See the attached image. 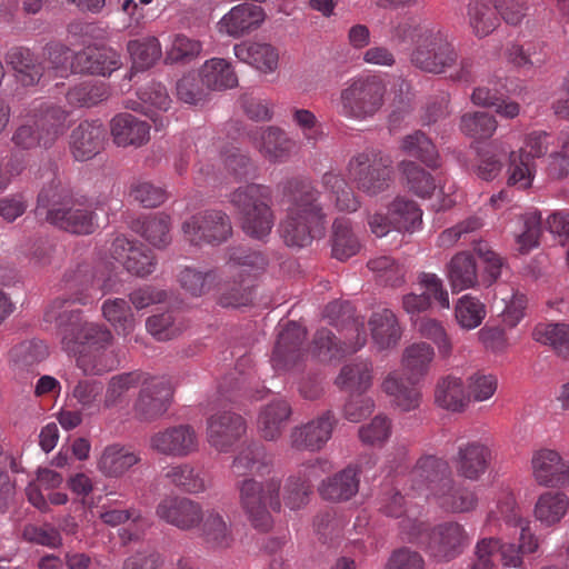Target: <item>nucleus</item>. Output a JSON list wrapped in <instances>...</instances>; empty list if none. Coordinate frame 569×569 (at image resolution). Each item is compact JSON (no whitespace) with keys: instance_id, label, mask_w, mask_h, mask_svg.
Listing matches in <instances>:
<instances>
[{"instance_id":"774afa93","label":"nucleus","mask_w":569,"mask_h":569,"mask_svg":"<svg viewBox=\"0 0 569 569\" xmlns=\"http://www.w3.org/2000/svg\"><path fill=\"white\" fill-rule=\"evenodd\" d=\"M100 519L109 526H119L128 520L132 521L133 528H124L120 532V538L123 543L138 540L140 537V529L149 526L148 521L141 516V512L136 509L118 510L111 509L100 513Z\"/></svg>"},{"instance_id":"72a5a7b5","label":"nucleus","mask_w":569,"mask_h":569,"mask_svg":"<svg viewBox=\"0 0 569 569\" xmlns=\"http://www.w3.org/2000/svg\"><path fill=\"white\" fill-rule=\"evenodd\" d=\"M104 128L99 121H82L70 136V148L73 157L84 161L94 157L102 148Z\"/></svg>"},{"instance_id":"cd10ccee","label":"nucleus","mask_w":569,"mask_h":569,"mask_svg":"<svg viewBox=\"0 0 569 569\" xmlns=\"http://www.w3.org/2000/svg\"><path fill=\"white\" fill-rule=\"evenodd\" d=\"M122 66L120 54L112 49L87 48L74 54L72 73L110 76Z\"/></svg>"},{"instance_id":"6ab92c4d","label":"nucleus","mask_w":569,"mask_h":569,"mask_svg":"<svg viewBox=\"0 0 569 569\" xmlns=\"http://www.w3.org/2000/svg\"><path fill=\"white\" fill-rule=\"evenodd\" d=\"M253 147L270 162L282 163L289 160L297 142L279 127L269 126L248 133Z\"/></svg>"},{"instance_id":"49530a36","label":"nucleus","mask_w":569,"mask_h":569,"mask_svg":"<svg viewBox=\"0 0 569 569\" xmlns=\"http://www.w3.org/2000/svg\"><path fill=\"white\" fill-rule=\"evenodd\" d=\"M200 76L208 91L231 89L238 84L231 63L222 58L207 60L200 69Z\"/></svg>"},{"instance_id":"052dcab7","label":"nucleus","mask_w":569,"mask_h":569,"mask_svg":"<svg viewBox=\"0 0 569 569\" xmlns=\"http://www.w3.org/2000/svg\"><path fill=\"white\" fill-rule=\"evenodd\" d=\"M400 148L409 156L416 157L430 169L440 167L438 150L430 138L420 130L402 138Z\"/></svg>"},{"instance_id":"dca6fc26","label":"nucleus","mask_w":569,"mask_h":569,"mask_svg":"<svg viewBox=\"0 0 569 569\" xmlns=\"http://www.w3.org/2000/svg\"><path fill=\"white\" fill-rule=\"evenodd\" d=\"M156 515L170 526L182 531H190L200 526L203 509L198 501L190 498L167 496L158 503Z\"/></svg>"},{"instance_id":"ddd939ff","label":"nucleus","mask_w":569,"mask_h":569,"mask_svg":"<svg viewBox=\"0 0 569 569\" xmlns=\"http://www.w3.org/2000/svg\"><path fill=\"white\" fill-rule=\"evenodd\" d=\"M109 252L111 258L132 276L144 278L156 270L157 259L152 250L137 240L118 236L113 239Z\"/></svg>"},{"instance_id":"a18cd8bd","label":"nucleus","mask_w":569,"mask_h":569,"mask_svg":"<svg viewBox=\"0 0 569 569\" xmlns=\"http://www.w3.org/2000/svg\"><path fill=\"white\" fill-rule=\"evenodd\" d=\"M166 478L174 487L190 495L202 493L210 485L206 472L190 463L170 467L166 472Z\"/></svg>"},{"instance_id":"4468645a","label":"nucleus","mask_w":569,"mask_h":569,"mask_svg":"<svg viewBox=\"0 0 569 569\" xmlns=\"http://www.w3.org/2000/svg\"><path fill=\"white\" fill-rule=\"evenodd\" d=\"M531 476L541 487L563 488L569 485V461L553 449L535 450L530 460Z\"/></svg>"},{"instance_id":"4c0bfd02","label":"nucleus","mask_w":569,"mask_h":569,"mask_svg":"<svg viewBox=\"0 0 569 569\" xmlns=\"http://www.w3.org/2000/svg\"><path fill=\"white\" fill-rule=\"evenodd\" d=\"M140 460L138 452L128 447L114 443L103 449L97 466L98 470L103 476L119 478L130 468L139 463Z\"/></svg>"},{"instance_id":"6e6552de","label":"nucleus","mask_w":569,"mask_h":569,"mask_svg":"<svg viewBox=\"0 0 569 569\" xmlns=\"http://www.w3.org/2000/svg\"><path fill=\"white\" fill-rule=\"evenodd\" d=\"M241 508L253 528L268 531L272 527L271 511L279 512L280 480L270 478L263 482L246 478L238 483Z\"/></svg>"},{"instance_id":"473e14b6","label":"nucleus","mask_w":569,"mask_h":569,"mask_svg":"<svg viewBox=\"0 0 569 569\" xmlns=\"http://www.w3.org/2000/svg\"><path fill=\"white\" fill-rule=\"evenodd\" d=\"M435 503L447 512H471L478 506V496L475 489L452 478L432 498Z\"/></svg>"},{"instance_id":"9d476101","label":"nucleus","mask_w":569,"mask_h":569,"mask_svg":"<svg viewBox=\"0 0 569 569\" xmlns=\"http://www.w3.org/2000/svg\"><path fill=\"white\" fill-rule=\"evenodd\" d=\"M184 239L193 246L220 244L231 236L229 216L221 210H204L182 223Z\"/></svg>"},{"instance_id":"20e7f679","label":"nucleus","mask_w":569,"mask_h":569,"mask_svg":"<svg viewBox=\"0 0 569 569\" xmlns=\"http://www.w3.org/2000/svg\"><path fill=\"white\" fill-rule=\"evenodd\" d=\"M387 87L378 76H360L348 80L332 99L336 112L346 119L367 121L382 109Z\"/></svg>"},{"instance_id":"338daca9","label":"nucleus","mask_w":569,"mask_h":569,"mask_svg":"<svg viewBox=\"0 0 569 569\" xmlns=\"http://www.w3.org/2000/svg\"><path fill=\"white\" fill-rule=\"evenodd\" d=\"M507 183L518 190H526L531 187L536 174V167L526 150L511 151L507 169Z\"/></svg>"},{"instance_id":"393cba45","label":"nucleus","mask_w":569,"mask_h":569,"mask_svg":"<svg viewBox=\"0 0 569 569\" xmlns=\"http://www.w3.org/2000/svg\"><path fill=\"white\" fill-rule=\"evenodd\" d=\"M306 329L299 323L290 321L278 333L272 353V365L276 369L292 368L305 355L302 347L306 339Z\"/></svg>"},{"instance_id":"bf43d9fd","label":"nucleus","mask_w":569,"mask_h":569,"mask_svg":"<svg viewBox=\"0 0 569 569\" xmlns=\"http://www.w3.org/2000/svg\"><path fill=\"white\" fill-rule=\"evenodd\" d=\"M389 216L398 231L413 232L422 223V210L417 202L405 197H398L390 203Z\"/></svg>"},{"instance_id":"0eeeda50","label":"nucleus","mask_w":569,"mask_h":569,"mask_svg":"<svg viewBox=\"0 0 569 569\" xmlns=\"http://www.w3.org/2000/svg\"><path fill=\"white\" fill-rule=\"evenodd\" d=\"M347 174L359 192L376 197L393 182L392 161L379 150L366 149L349 159Z\"/></svg>"},{"instance_id":"864d4df0","label":"nucleus","mask_w":569,"mask_h":569,"mask_svg":"<svg viewBox=\"0 0 569 569\" xmlns=\"http://www.w3.org/2000/svg\"><path fill=\"white\" fill-rule=\"evenodd\" d=\"M532 338L539 343L549 346L558 357L569 360L568 323H540L535 327Z\"/></svg>"},{"instance_id":"5fc2aeb1","label":"nucleus","mask_w":569,"mask_h":569,"mask_svg":"<svg viewBox=\"0 0 569 569\" xmlns=\"http://www.w3.org/2000/svg\"><path fill=\"white\" fill-rule=\"evenodd\" d=\"M143 381V372L139 370L112 376L103 391V409H112L126 400V395Z\"/></svg>"},{"instance_id":"8fccbe9b","label":"nucleus","mask_w":569,"mask_h":569,"mask_svg":"<svg viewBox=\"0 0 569 569\" xmlns=\"http://www.w3.org/2000/svg\"><path fill=\"white\" fill-rule=\"evenodd\" d=\"M110 96L109 86L99 80H86L69 88L66 93V100L69 106L74 108H91Z\"/></svg>"},{"instance_id":"aec40b11","label":"nucleus","mask_w":569,"mask_h":569,"mask_svg":"<svg viewBox=\"0 0 569 569\" xmlns=\"http://www.w3.org/2000/svg\"><path fill=\"white\" fill-rule=\"evenodd\" d=\"M31 120L40 127L42 139L50 148L66 134L72 124V112L53 102H39L30 109Z\"/></svg>"},{"instance_id":"423d86ee","label":"nucleus","mask_w":569,"mask_h":569,"mask_svg":"<svg viewBox=\"0 0 569 569\" xmlns=\"http://www.w3.org/2000/svg\"><path fill=\"white\" fill-rule=\"evenodd\" d=\"M453 38L443 28L421 31L413 41L410 62L419 70L433 74L445 73L458 61Z\"/></svg>"},{"instance_id":"13d9d810","label":"nucleus","mask_w":569,"mask_h":569,"mask_svg":"<svg viewBox=\"0 0 569 569\" xmlns=\"http://www.w3.org/2000/svg\"><path fill=\"white\" fill-rule=\"evenodd\" d=\"M569 498L559 491H547L539 496L535 506V517L546 526L559 522L567 513Z\"/></svg>"},{"instance_id":"412c9836","label":"nucleus","mask_w":569,"mask_h":569,"mask_svg":"<svg viewBox=\"0 0 569 569\" xmlns=\"http://www.w3.org/2000/svg\"><path fill=\"white\" fill-rule=\"evenodd\" d=\"M337 419L331 411L292 429L290 445L297 450L319 451L330 440Z\"/></svg>"},{"instance_id":"f03ea898","label":"nucleus","mask_w":569,"mask_h":569,"mask_svg":"<svg viewBox=\"0 0 569 569\" xmlns=\"http://www.w3.org/2000/svg\"><path fill=\"white\" fill-rule=\"evenodd\" d=\"M287 204L279 232L288 247L305 248L326 231L327 214L320 203V191L307 177H292L282 186Z\"/></svg>"},{"instance_id":"7ed1b4c3","label":"nucleus","mask_w":569,"mask_h":569,"mask_svg":"<svg viewBox=\"0 0 569 569\" xmlns=\"http://www.w3.org/2000/svg\"><path fill=\"white\" fill-rule=\"evenodd\" d=\"M435 358L433 348L427 342H416L408 346L402 353L401 363L407 373L406 386L397 373H389L382 381L381 388L401 411H411L419 407L421 392L413 385L421 381L430 369Z\"/></svg>"},{"instance_id":"5701e85b","label":"nucleus","mask_w":569,"mask_h":569,"mask_svg":"<svg viewBox=\"0 0 569 569\" xmlns=\"http://www.w3.org/2000/svg\"><path fill=\"white\" fill-rule=\"evenodd\" d=\"M330 469L329 461L323 459H316L313 462L303 465L296 475L287 479L283 496L286 506L296 510L306 505L311 491V482Z\"/></svg>"},{"instance_id":"7c9ffc66","label":"nucleus","mask_w":569,"mask_h":569,"mask_svg":"<svg viewBox=\"0 0 569 569\" xmlns=\"http://www.w3.org/2000/svg\"><path fill=\"white\" fill-rule=\"evenodd\" d=\"M272 467V458L264 446L251 441L241 447L234 456L231 471L237 477L252 478V476L268 475Z\"/></svg>"},{"instance_id":"2eb2a0df","label":"nucleus","mask_w":569,"mask_h":569,"mask_svg":"<svg viewBox=\"0 0 569 569\" xmlns=\"http://www.w3.org/2000/svg\"><path fill=\"white\" fill-rule=\"evenodd\" d=\"M246 430V420L232 411H219L207 420V440L218 452H230Z\"/></svg>"},{"instance_id":"b1692460","label":"nucleus","mask_w":569,"mask_h":569,"mask_svg":"<svg viewBox=\"0 0 569 569\" xmlns=\"http://www.w3.org/2000/svg\"><path fill=\"white\" fill-rule=\"evenodd\" d=\"M150 447L172 457H186L198 449V436L189 425H179L154 433Z\"/></svg>"},{"instance_id":"39448f33","label":"nucleus","mask_w":569,"mask_h":569,"mask_svg":"<svg viewBox=\"0 0 569 569\" xmlns=\"http://www.w3.org/2000/svg\"><path fill=\"white\" fill-rule=\"evenodd\" d=\"M271 194L268 186L257 183L239 187L230 194V202L240 216L243 232L253 239L264 240L273 228Z\"/></svg>"},{"instance_id":"6e6d98bb","label":"nucleus","mask_w":569,"mask_h":569,"mask_svg":"<svg viewBox=\"0 0 569 569\" xmlns=\"http://www.w3.org/2000/svg\"><path fill=\"white\" fill-rule=\"evenodd\" d=\"M170 217L164 213H154L138 220L133 230L140 233L150 244L156 248H166L171 242Z\"/></svg>"},{"instance_id":"79ce46f5","label":"nucleus","mask_w":569,"mask_h":569,"mask_svg":"<svg viewBox=\"0 0 569 569\" xmlns=\"http://www.w3.org/2000/svg\"><path fill=\"white\" fill-rule=\"evenodd\" d=\"M369 326L372 340L381 350L395 347L401 338L398 319L390 309L373 312Z\"/></svg>"},{"instance_id":"f257e3e1","label":"nucleus","mask_w":569,"mask_h":569,"mask_svg":"<svg viewBox=\"0 0 569 569\" xmlns=\"http://www.w3.org/2000/svg\"><path fill=\"white\" fill-rule=\"evenodd\" d=\"M67 293L47 308L43 320L54 325L61 349L76 357L77 367L86 376H101L116 369L120 361L112 348L113 336L102 325L88 322L74 305L86 306L97 299L100 284L88 264L64 276Z\"/></svg>"},{"instance_id":"c03bdc74","label":"nucleus","mask_w":569,"mask_h":569,"mask_svg":"<svg viewBox=\"0 0 569 569\" xmlns=\"http://www.w3.org/2000/svg\"><path fill=\"white\" fill-rule=\"evenodd\" d=\"M220 274L221 280H218V286L216 287L219 292V305L238 308L252 302L251 288L249 284H246L244 278L228 274L226 268L221 270Z\"/></svg>"},{"instance_id":"bb28decb","label":"nucleus","mask_w":569,"mask_h":569,"mask_svg":"<svg viewBox=\"0 0 569 569\" xmlns=\"http://www.w3.org/2000/svg\"><path fill=\"white\" fill-rule=\"evenodd\" d=\"M266 14L260 6L241 3L234 6L218 22V30L232 38H240L260 27Z\"/></svg>"},{"instance_id":"1a4fd4ad","label":"nucleus","mask_w":569,"mask_h":569,"mask_svg":"<svg viewBox=\"0 0 569 569\" xmlns=\"http://www.w3.org/2000/svg\"><path fill=\"white\" fill-rule=\"evenodd\" d=\"M62 193L54 191L52 199H49L47 190L38 196L37 214L46 213V220L51 224L74 234H90L94 231L96 214L82 206H69V201L62 208Z\"/></svg>"},{"instance_id":"37998d69","label":"nucleus","mask_w":569,"mask_h":569,"mask_svg":"<svg viewBox=\"0 0 569 569\" xmlns=\"http://www.w3.org/2000/svg\"><path fill=\"white\" fill-rule=\"evenodd\" d=\"M401 179L407 190L415 196L429 199L437 189L435 177L412 160H402L398 164Z\"/></svg>"},{"instance_id":"c756f323","label":"nucleus","mask_w":569,"mask_h":569,"mask_svg":"<svg viewBox=\"0 0 569 569\" xmlns=\"http://www.w3.org/2000/svg\"><path fill=\"white\" fill-rule=\"evenodd\" d=\"M4 60L13 70L17 82L22 87L37 86L44 74L40 58L29 48L12 47L7 51Z\"/></svg>"},{"instance_id":"4d7b16f0","label":"nucleus","mask_w":569,"mask_h":569,"mask_svg":"<svg viewBox=\"0 0 569 569\" xmlns=\"http://www.w3.org/2000/svg\"><path fill=\"white\" fill-rule=\"evenodd\" d=\"M346 520L333 509L319 512L313 520V530L318 542L328 548L340 543Z\"/></svg>"},{"instance_id":"603ef678","label":"nucleus","mask_w":569,"mask_h":569,"mask_svg":"<svg viewBox=\"0 0 569 569\" xmlns=\"http://www.w3.org/2000/svg\"><path fill=\"white\" fill-rule=\"evenodd\" d=\"M372 365L367 360H356L342 367L336 383L352 393H365L372 385Z\"/></svg>"},{"instance_id":"a878e982","label":"nucleus","mask_w":569,"mask_h":569,"mask_svg":"<svg viewBox=\"0 0 569 569\" xmlns=\"http://www.w3.org/2000/svg\"><path fill=\"white\" fill-rule=\"evenodd\" d=\"M491 460V449L480 440H472L458 447L453 461L459 476L477 481L487 472Z\"/></svg>"},{"instance_id":"e2e57ef3","label":"nucleus","mask_w":569,"mask_h":569,"mask_svg":"<svg viewBox=\"0 0 569 569\" xmlns=\"http://www.w3.org/2000/svg\"><path fill=\"white\" fill-rule=\"evenodd\" d=\"M221 270L201 271L186 267L178 274V281L183 290L193 297H200L216 289L218 280H221Z\"/></svg>"},{"instance_id":"0e129e2a","label":"nucleus","mask_w":569,"mask_h":569,"mask_svg":"<svg viewBox=\"0 0 569 569\" xmlns=\"http://www.w3.org/2000/svg\"><path fill=\"white\" fill-rule=\"evenodd\" d=\"M517 535H519L518 545L501 543L499 540V547L497 551H500L503 566L522 568V557L525 555L533 553L538 550V539L530 529L521 528V530H518Z\"/></svg>"},{"instance_id":"69168bd1","label":"nucleus","mask_w":569,"mask_h":569,"mask_svg":"<svg viewBox=\"0 0 569 569\" xmlns=\"http://www.w3.org/2000/svg\"><path fill=\"white\" fill-rule=\"evenodd\" d=\"M63 481L62 476L51 469H39L34 481L28 483L26 496L28 501L41 512L49 511V505L42 493V489L51 490L58 488Z\"/></svg>"},{"instance_id":"9b49d317","label":"nucleus","mask_w":569,"mask_h":569,"mask_svg":"<svg viewBox=\"0 0 569 569\" xmlns=\"http://www.w3.org/2000/svg\"><path fill=\"white\" fill-rule=\"evenodd\" d=\"M138 398L133 403L136 417L142 421H154L169 409L173 398V387L166 377H154L143 372Z\"/></svg>"},{"instance_id":"2f4dec72","label":"nucleus","mask_w":569,"mask_h":569,"mask_svg":"<svg viewBox=\"0 0 569 569\" xmlns=\"http://www.w3.org/2000/svg\"><path fill=\"white\" fill-rule=\"evenodd\" d=\"M200 536L208 549L221 551L231 548L234 541L232 526L216 509L203 511L200 522Z\"/></svg>"},{"instance_id":"680f3d73","label":"nucleus","mask_w":569,"mask_h":569,"mask_svg":"<svg viewBox=\"0 0 569 569\" xmlns=\"http://www.w3.org/2000/svg\"><path fill=\"white\" fill-rule=\"evenodd\" d=\"M468 23L478 38L490 34L499 26L498 10L483 0L470 1L467 8Z\"/></svg>"},{"instance_id":"c9c22d12","label":"nucleus","mask_w":569,"mask_h":569,"mask_svg":"<svg viewBox=\"0 0 569 569\" xmlns=\"http://www.w3.org/2000/svg\"><path fill=\"white\" fill-rule=\"evenodd\" d=\"M435 403L450 412H463L470 402V395L462 378L455 375L440 377L435 386Z\"/></svg>"},{"instance_id":"de8ad7c7","label":"nucleus","mask_w":569,"mask_h":569,"mask_svg":"<svg viewBox=\"0 0 569 569\" xmlns=\"http://www.w3.org/2000/svg\"><path fill=\"white\" fill-rule=\"evenodd\" d=\"M104 385L97 379H80L70 389L69 396L81 411L93 415L103 409Z\"/></svg>"},{"instance_id":"e433bc0d","label":"nucleus","mask_w":569,"mask_h":569,"mask_svg":"<svg viewBox=\"0 0 569 569\" xmlns=\"http://www.w3.org/2000/svg\"><path fill=\"white\" fill-rule=\"evenodd\" d=\"M291 406L283 399H277L263 407L258 417V431L268 441L278 439L290 416Z\"/></svg>"},{"instance_id":"09e8293b","label":"nucleus","mask_w":569,"mask_h":569,"mask_svg":"<svg viewBox=\"0 0 569 569\" xmlns=\"http://www.w3.org/2000/svg\"><path fill=\"white\" fill-rule=\"evenodd\" d=\"M269 259L261 251L247 248H232L224 266L228 274L244 278L246 273H259L266 270Z\"/></svg>"},{"instance_id":"f3484780","label":"nucleus","mask_w":569,"mask_h":569,"mask_svg":"<svg viewBox=\"0 0 569 569\" xmlns=\"http://www.w3.org/2000/svg\"><path fill=\"white\" fill-rule=\"evenodd\" d=\"M427 537L428 551L438 561L455 559L469 543L463 526L455 521L436 526Z\"/></svg>"},{"instance_id":"a19ab883","label":"nucleus","mask_w":569,"mask_h":569,"mask_svg":"<svg viewBox=\"0 0 569 569\" xmlns=\"http://www.w3.org/2000/svg\"><path fill=\"white\" fill-rule=\"evenodd\" d=\"M321 184L338 211L356 212L360 208L359 197L340 173L326 172L322 176Z\"/></svg>"},{"instance_id":"c85d7f7f","label":"nucleus","mask_w":569,"mask_h":569,"mask_svg":"<svg viewBox=\"0 0 569 569\" xmlns=\"http://www.w3.org/2000/svg\"><path fill=\"white\" fill-rule=\"evenodd\" d=\"M110 133L118 147L139 148L150 140V124L129 112H120L110 120Z\"/></svg>"},{"instance_id":"4be33fe9","label":"nucleus","mask_w":569,"mask_h":569,"mask_svg":"<svg viewBox=\"0 0 569 569\" xmlns=\"http://www.w3.org/2000/svg\"><path fill=\"white\" fill-rule=\"evenodd\" d=\"M486 526L493 530L505 529L516 536L521 528L530 529V521L520 513L513 492L509 489H501L496 496L495 508L490 509Z\"/></svg>"},{"instance_id":"f8f14e48","label":"nucleus","mask_w":569,"mask_h":569,"mask_svg":"<svg viewBox=\"0 0 569 569\" xmlns=\"http://www.w3.org/2000/svg\"><path fill=\"white\" fill-rule=\"evenodd\" d=\"M453 478L449 462L436 456H423L408 477V492L432 499Z\"/></svg>"},{"instance_id":"f704fd0d","label":"nucleus","mask_w":569,"mask_h":569,"mask_svg":"<svg viewBox=\"0 0 569 569\" xmlns=\"http://www.w3.org/2000/svg\"><path fill=\"white\" fill-rule=\"evenodd\" d=\"M363 466H348L333 477L323 480L319 487L322 499L333 502L347 501L359 490V473Z\"/></svg>"},{"instance_id":"3c124183","label":"nucleus","mask_w":569,"mask_h":569,"mask_svg":"<svg viewBox=\"0 0 569 569\" xmlns=\"http://www.w3.org/2000/svg\"><path fill=\"white\" fill-rule=\"evenodd\" d=\"M448 278L453 291L473 288L478 281L473 256L467 251L455 254L449 263Z\"/></svg>"},{"instance_id":"58836bf2","label":"nucleus","mask_w":569,"mask_h":569,"mask_svg":"<svg viewBox=\"0 0 569 569\" xmlns=\"http://www.w3.org/2000/svg\"><path fill=\"white\" fill-rule=\"evenodd\" d=\"M233 52L240 61L264 73L272 72L278 67V50L269 43L243 42L236 44Z\"/></svg>"},{"instance_id":"ea45409f","label":"nucleus","mask_w":569,"mask_h":569,"mask_svg":"<svg viewBox=\"0 0 569 569\" xmlns=\"http://www.w3.org/2000/svg\"><path fill=\"white\" fill-rule=\"evenodd\" d=\"M330 243L332 257L340 261H346L356 256L361 249L360 239L355 232L350 219L345 217L335 219L331 227Z\"/></svg>"},{"instance_id":"a211bd4d","label":"nucleus","mask_w":569,"mask_h":569,"mask_svg":"<svg viewBox=\"0 0 569 569\" xmlns=\"http://www.w3.org/2000/svg\"><path fill=\"white\" fill-rule=\"evenodd\" d=\"M350 332L352 337L355 336V342L345 340L341 345L336 341V337L330 330L319 329L313 337L311 353L320 361L326 362L357 352L366 345L367 333L363 326L356 322H352Z\"/></svg>"}]
</instances>
